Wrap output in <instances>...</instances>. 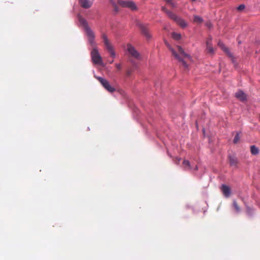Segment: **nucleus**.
<instances>
[{
  "instance_id": "f257e3e1",
  "label": "nucleus",
  "mask_w": 260,
  "mask_h": 260,
  "mask_svg": "<svg viewBox=\"0 0 260 260\" xmlns=\"http://www.w3.org/2000/svg\"><path fill=\"white\" fill-rule=\"evenodd\" d=\"M165 44L168 48V49L171 51L172 55L175 58L178 60V61L181 62L182 66L185 69L188 68V65L184 60L185 58H187L189 60L191 59L190 55L185 53L183 48L180 46H177L176 49L173 48L169 43L165 41Z\"/></svg>"
},
{
  "instance_id": "f03ea898",
  "label": "nucleus",
  "mask_w": 260,
  "mask_h": 260,
  "mask_svg": "<svg viewBox=\"0 0 260 260\" xmlns=\"http://www.w3.org/2000/svg\"><path fill=\"white\" fill-rule=\"evenodd\" d=\"M79 21L80 22V23L82 25V26L84 27L85 31L88 37L89 44L94 45V39L95 38V36L93 31L90 29V28L88 25L87 22L84 18H82L80 16L79 17Z\"/></svg>"
},
{
  "instance_id": "7ed1b4c3",
  "label": "nucleus",
  "mask_w": 260,
  "mask_h": 260,
  "mask_svg": "<svg viewBox=\"0 0 260 260\" xmlns=\"http://www.w3.org/2000/svg\"><path fill=\"white\" fill-rule=\"evenodd\" d=\"M90 45L93 48L90 53L93 63L96 64H101L102 63V59L98 51L95 42L94 41V45L91 44H90Z\"/></svg>"
},
{
  "instance_id": "20e7f679",
  "label": "nucleus",
  "mask_w": 260,
  "mask_h": 260,
  "mask_svg": "<svg viewBox=\"0 0 260 260\" xmlns=\"http://www.w3.org/2000/svg\"><path fill=\"white\" fill-rule=\"evenodd\" d=\"M102 38L103 40V42L104 43L106 49L108 50L111 56L114 57L115 56V51L113 48V46L110 42L109 39H108L107 36L105 34H103L102 36Z\"/></svg>"
},
{
  "instance_id": "39448f33",
  "label": "nucleus",
  "mask_w": 260,
  "mask_h": 260,
  "mask_svg": "<svg viewBox=\"0 0 260 260\" xmlns=\"http://www.w3.org/2000/svg\"><path fill=\"white\" fill-rule=\"evenodd\" d=\"M95 78L107 91L110 92H113L115 91V88L110 84L107 80L100 77H96Z\"/></svg>"
},
{
  "instance_id": "423d86ee",
  "label": "nucleus",
  "mask_w": 260,
  "mask_h": 260,
  "mask_svg": "<svg viewBox=\"0 0 260 260\" xmlns=\"http://www.w3.org/2000/svg\"><path fill=\"white\" fill-rule=\"evenodd\" d=\"M137 25L141 29L142 34L147 39H150L151 38V35L148 29L149 25L148 24H143L139 22L137 23Z\"/></svg>"
},
{
  "instance_id": "0eeeda50",
  "label": "nucleus",
  "mask_w": 260,
  "mask_h": 260,
  "mask_svg": "<svg viewBox=\"0 0 260 260\" xmlns=\"http://www.w3.org/2000/svg\"><path fill=\"white\" fill-rule=\"evenodd\" d=\"M118 4L123 8H128L132 10H135L137 9V6L135 3L132 1H121L118 0Z\"/></svg>"
},
{
  "instance_id": "6e6552de",
  "label": "nucleus",
  "mask_w": 260,
  "mask_h": 260,
  "mask_svg": "<svg viewBox=\"0 0 260 260\" xmlns=\"http://www.w3.org/2000/svg\"><path fill=\"white\" fill-rule=\"evenodd\" d=\"M126 50L129 55L137 59H139L140 57V53L136 50L135 47L131 44L127 45Z\"/></svg>"
},
{
  "instance_id": "1a4fd4ad",
  "label": "nucleus",
  "mask_w": 260,
  "mask_h": 260,
  "mask_svg": "<svg viewBox=\"0 0 260 260\" xmlns=\"http://www.w3.org/2000/svg\"><path fill=\"white\" fill-rule=\"evenodd\" d=\"M235 96L241 102L247 100V95L242 90H239L235 93Z\"/></svg>"
},
{
  "instance_id": "9d476101",
  "label": "nucleus",
  "mask_w": 260,
  "mask_h": 260,
  "mask_svg": "<svg viewBox=\"0 0 260 260\" xmlns=\"http://www.w3.org/2000/svg\"><path fill=\"white\" fill-rule=\"evenodd\" d=\"M221 190L222 192V193L226 198H228L230 197L231 193V188L228 186L222 184L221 187Z\"/></svg>"
},
{
  "instance_id": "9b49d317",
  "label": "nucleus",
  "mask_w": 260,
  "mask_h": 260,
  "mask_svg": "<svg viewBox=\"0 0 260 260\" xmlns=\"http://www.w3.org/2000/svg\"><path fill=\"white\" fill-rule=\"evenodd\" d=\"M211 41V38H209L206 41V47L207 52L209 53L213 54L214 53V49L212 47Z\"/></svg>"
},
{
  "instance_id": "f8f14e48",
  "label": "nucleus",
  "mask_w": 260,
  "mask_h": 260,
  "mask_svg": "<svg viewBox=\"0 0 260 260\" xmlns=\"http://www.w3.org/2000/svg\"><path fill=\"white\" fill-rule=\"evenodd\" d=\"M229 162H230V165L231 166H233L235 168H237V165L238 164V160H237V158L235 156L230 155L229 156Z\"/></svg>"
},
{
  "instance_id": "ddd939ff",
  "label": "nucleus",
  "mask_w": 260,
  "mask_h": 260,
  "mask_svg": "<svg viewBox=\"0 0 260 260\" xmlns=\"http://www.w3.org/2000/svg\"><path fill=\"white\" fill-rule=\"evenodd\" d=\"M81 6L85 9L90 8L91 6L92 3L88 0H80Z\"/></svg>"
},
{
  "instance_id": "4468645a",
  "label": "nucleus",
  "mask_w": 260,
  "mask_h": 260,
  "mask_svg": "<svg viewBox=\"0 0 260 260\" xmlns=\"http://www.w3.org/2000/svg\"><path fill=\"white\" fill-rule=\"evenodd\" d=\"M218 45L223 51L226 53L227 55H228L229 56H232V55L230 52L229 49L225 46L224 44L222 42L219 41Z\"/></svg>"
},
{
  "instance_id": "2eb2a0df",
  "label": "nucleus",
  "mask_w": 260,
  "mask_h": 260,
  "mask_svg": "<svg viewBox=\"0 0 260 260\" xmlns=\"http://www.w3.org/2000/svg\"><path fill=\"white\" fill-rule=\"evenodd\" d=\"M175 22L182 28H185L187 26L186 22L180 17H178Z\"/></svg>"
},
{
  "instance_id": "dca6fc26",
  "label": "nucleus",
  "mask_w": 260,
  "mask_h": 260,
  "mask_svg": "<svg viewBox=\"0 0 260 260\" xmlns=\"http://www.w3.org/2000/svg\"><path fill=\"white\" fill-rule=\"evenodd\" d=\"M250 152L252 154L256 155L259 153V149L258 147H256L255 145L251 146Z\"/></svg>"
},
{
  "instance_id": "f3484780",
  "label": "nucleus",
  "mask_w": 260,
  "mask_h": 260,
  "mask_svg": "<svg viewBox=\"0 0 260 260\" xmlns=\"http://www.w3.org/2000/svg\"><path fill=\"white\" fill-rule=\"evenodd\" d=\"M193 21L197 23L200 24L203 22V19L199 16L194 15L193 16Z\"/></svg>"
},
{
  "instance_id": "a211bd4d",
  "label": "nucleus",
  "mask_w": 260,
  "mask_h": 260,
  "mask_svg": "<svg viewBox=\"0 0 260 260\" xmlns=\"http://www.w3.org/2000/svg\"><path fill=\"white\" fill-rule=\"evenodd\" d=\"M172 37L175 40L178 41V40H179L181 39V35L180 34H178V33H177V32H173L172 34Z\"/></svg>"
},
{
  "instance_id": "6ab92c4d",
  "label": "nucleus",
  "mask_w": 260,
  "mask_h": 260,
  "mask_svg": "<svg viewBox=\"0 0 260 260\" xmlns=\"http://www.w3.org/2000/svg\"><path fill=\"white\" fill-rule=\"evenodd\" d=\"M233 205L236 212L238 213L241 211V208L236 200L233 201Z\"/></svg>"
},
{
  "instance_id": "aec40b11",
  "label": "nucleus",
  "mask_w": 260,
  "mask_h": 260,
  "mask_svg": "<svg viewBox=\"0 0 260 260\" xmlns=\"http://www.w3.org/2000/svg\"><path fill=\"white\" fill-rule=\"evenodd\" d=\"M167 14L171 19L174 20L175 21L178 17L176 14H175L174 13H172L170 11L168 12Z\"/></svg>"
},
{
  "instance_id": "412c9836",
  "label": "nucleus",
  "mask_w": 260,
  "mask_h": 260,
  "mask_svg": "<svg viewBox=\"0 0 260 260\" xmlns=\"http://www.w3.org/2000/svg\"><path fill=\"white\" fill-rule=\"evenodd\" d=\"M183 165L185 168H187L188 169H191L190 162L188 160H184L183 162Z\"/></svg>"
},
{
  "instance_id": "4be33fe9",
  "label": "nucleus",
  "mask_w": 260,
  "mask_h": 260,
  "mask_svg": "<svg viewBox=\"0 0 260 260\" xmlns=\"http://www.w3.org/2000/svg\"><path fill=\"white\" fill-rule=\"evenodd\" d=\"M240 139V137L239 136V134L238 133H237L234 137V139L233 140L234 143L237 144L239 141Z\"/></svg>"
},
{
  "instance_id": "5701e85b",
  "label": "nucleus",
  "mask_w": 260,
  "mask_h": 260,
  "mask_svg": "<svg viewBox=\"0 0 260 260\" xmlns=\"http://www.w3.org/2000/svg\"><path fill=\"white\" fill-rule=\"evenodd\" d=\"M245 5H240L238 8L237 10L239 11L243 10L245 8Z\"/></svg>"
},
{
  "instance_id": "b1692460",
  "label": "nucleus",
  "mask_w": 260,
  "mask_h": 260,
  "mask_svg": "<svg viewBox=\"0 0 260 260\" xmlns=\"http://www.w3.org/2000/svg\"><path fill=\"white\" fill-rule=\"evenodd\" d=\"M115 67L117 68L118 71H120L121 69V64L120 63H116Z\"/></svg>"
},
{
  "instance_id": "393cba45",
  "label": "nucleus",
  "mask_w": 260,
  "mask_h": 260,
  "mask_svg": "<svg viewBox=\"0 0 260 260\" xmlns=\"http://www.w3.org/2000/svg\"><path fill=\"white\" fill-rule=\"evenodd\" d=\"M132 70H128L126 71V74L127 76H130L132 74Z\"/></svg>"
},
{
  "instance_id": "a878e982",
  "label": "nucleus",
  "mask_w": 260,
  "mask_h": 260,
  "mask_svg": "<svg viewBox=\"0 0 260 260\" xmlns=\"http://www.w3.org/2000/svg\"><path fill=\"white\" fill-rule=\"evenodd\" d=\"M161 10L164 12L165 13H166V14L168 13V12L169 11V10H168V9H167L165 7H161Z\"/></svg>"
},
{
  "instance_id": "bb28decb",
  "label": "nucleus",
  "mask_w": 260,
  "mask_h": 260,
  "mask_svg": "<svg viewBox=\"0 0 260 260\" xmlns=\"http://www.w3.org/2000/svg\"><path fill=\"white\" fill-rule=\"evenodd\" d=\"M111 2L112 3V5H113V6L114 7L115 11H117L118 10L117 6H116V4H114V2H113L112 1H111Z\"/></svg>"
},
{
  "instance_id": "cd10ccee",
  "label": "nucleus",
  "mask_w": 260,
  "mask_h": 260,
  "mask_svg": "<svg viewBox=\"0 0 260 260\" xmlns=\"http://www.w3.org/2000/svg\"><path fill=\"white\" fill-rule=\"evenodd\" d=\"M170 5L172 7H175V3L173 2V1H172L171 2V3L170 4Z\"/></svg>"
},
{
  "instance_id": "c85d7f7f",
  "label": "nucleus",
  "mask_w": 260,
  "mask_h": 260,
  "mask_svg": "<svg viewBox=\"0 0 260 260\" xmlns=\"http://www.w3.org/2000/svg\"><path fill=\"white\" fill-rule=\"evenodd\" d=\"M180 160H181L180 158H176V164H179V162H180Z\"/></svg>"
},
{
  "instance_id": "c756f323",
  "label": "nucleus",
  "mask_w": 260,
  "mask_h": 260,
  "mask_svg": "<svg viewBox=\"0 0 260 260\" xmlns=\"http://www.w3.org/2000/svg\"><path fill=\"white\" fill-rule=\"evenodd\" d=\"M207 26H208V27H211V26L210 23H209V24L207 23Z\"/></svg>"
},
{
  "instance_id": "7c9ffc66",
  "label": "nucleus",
  "mask_w": 260,
  "mask_h": 260,
  "mask_svg": "<svg viewBox=\"0 0 260 260\" xmlns=\"http://www.w3.org/2000/svg\"><path fill=\"white\" fill-rule=\"evenodd\" d=\"M113 62V60H110V61H109V63H110V64H112Z\"/></svg>"
},
{
  "instance_id": "2f4dec72",
  "label": "nucleus",
  "mask_w": 260,
  "mask_h": 260,
  "mask_svg": "<svg viewBox=\"0 0 260 260\" xmlns=\"http://www.w3.org/2000/svg\"><path fill=\"white\" fill-rule=\"evenodd\" d=\"M198 167H197V166H196V167H195V168H194V170H198Z\"/></svg>"
}]
</instances>
